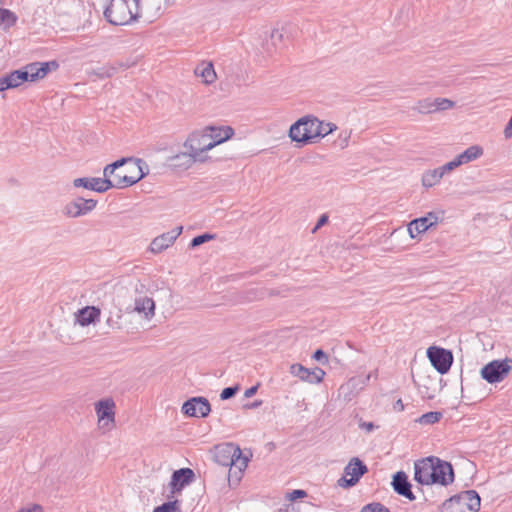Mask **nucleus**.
I'll return each mask as SVG.
<instances>
[{
  "label": "nucleus",
  "mask_w": 512,
  "mask_h": 512,
  "mask_svg": "<svg viewBox=\"0 0 512 512\" xmlns=\"http://www.w3.org/2000/svg\"><path fill=\"white\" fill-rule=\"evenodd\" d=\"M214 459L219 465L223 467H230L228 474L229 482H231L232 467L237 469V472H235V483H238L243 471L248 465V458L244 457L239 446L233 443H223L215 446Z\"/></svg>",
  "instance_id": "f257e3e1"
},
{
  "label": "nucleus",
  "mask_w": 512,
  "mask_h": 512,
  "mask_svg": "<svg viewBox=\"0 0 512 512\" xmlns=\"http://www.w3.org/2000/svg\"><path fill=\"white\" fill-rule=\"evenodd\" d=\"M104 16L113 25H126L141 17L139 0H110Z\"/></svg>",
  "instance_id": "f03ea898"
},
{
  "label": "nucleus",
  "mask_w": 512,
  "mask_h": 512,
  "mask_svg": "<svg viewBox=\"0 0 512 512\" xmlns=\"http://www.w3.org/2000/svg\"><path fill=\"white\" fill-rule=\"evenodd\" d=\"M322 134L321 121L313 116H304L298 119L289 129L291 140L300 144L313 142Z\"/></svg>",
  "instance_id": "7ed1b4c3"
},
{
  "label": "nucleus",
  "mask_w": 512,
  "mask_h": 512,
  "mask_svg": "<svg viewBox=\"0 0 512 512\" xmlns=\"http://www.w3.org/2000/svg\"><path fill=\"white\" fill-rule=\"evenodd\" d=\"M481 499L475 490H466L453 495L442 504V512H478Z\"/></svg>",
  "instance_id": "20e7f679"
},
{
  "label": "nucleus",
  "mask_w": 512,
  "mask_h": 512,
  "mask_svg": "<svg viewBox=\"0 0 512 512\" xmlns=\"http://www.w3.org/2000/svg\"><path fill=\"white\" fill-rule=\"evenodd\" d=\"M132 165L126 168H120L115 174V179H111L112 188L123 189L130 187L146 176V173L142 170L144 161L141 159H133Z\"/></svg>",
  "instance_id": "39448f33"
},
{
  "label": "nucleus",
  "mask_w": 512,
  "mask_h": 512,
  "mask_svg": "<svg viewBox=\"0 0 512 512\" xmlns=\"http://www.w3.org/2000/svg\"><path fill=\"white\" fill-rule=\"evenodd\" d=\"M183 147L194 154L196 158H205V161L207 157L204 153L213 149L211 139L207 136L206 128L190 133L183 143Z\"/></svg>",
  "instance_id": "423d86ee"
},
{
  "label": "nucleus",
  "mask_w": 512,
  "mask_h": 512,
  "mask_svg": "<svg viewBox=\"0 0 512 512\" xmlns=\"http://www.w3.org/2000/svg\"><path fill=\"white\" fill-rule=\"evenodd\" d=\"M511 360H493L481 369V377L488 383H497L502 381L511 371Z\"/></svg>",
  "instance_id": "0eeeda50"
},
{
  "label": "nucleus",
  "mask_w": 512,
  "mask_h": 512,
  "mask_svg": "<svg viewBox=\"0 0 512 512\" xmlns=\"http://www.w3.org/2000/svg\"><path fill=\"white\" fill-rule=\"evenodd\" d=\"M365 463L357 457L352 458L344 468V477L338 480L340 487L348 488L356 485L360 478L367 473Z\"/></svg>",
  "instance_id": "6e6552de"
},
{
  "label": "nucleus",
  "mask_w": 512,
  "mask_h": 512,
  "mask_svg": "<svg viewBox=\"0 0 512 512\" xmlns=\"http://www.w3.org/2000/svg\"><path fill=\"white\" fill-rule=\"evenodd\" d=\"M427 357L431 365L440 374H446L453 363L452 352L436 346H431L427 349Z\"/></svg>",
  "instance_id": "1a4fd4ad"
},
{
  "label": "nucleus",
  "mask_w": 512,
  "mask_h": 512,
  "mask_svg": "<svg viewBox=\"0 0 512 512\" xmlns=\"http://www.w3.org/2000/svg\"><path fill=\"white\" fill-rule=\"evenodd\" d=\"M432 484L448 486L454 481V469L450 462L433 456Z\"/></svg>",
  "instance_id": "9d476101"
},
{
  "label": "nucleus",
  "mask_w": 512,
  "mask_h": 512,
  "mask_svg": "<svg viewBox=\"0 0 512 512\" xmlns=\"http://www.w3.org/2000/svg\"><path fill=\"white\" fill-rule=\"evenodd\" d=\"M96 206L97 200L77 197L64 206L63 214L69 218H79L92 212Z\"/></svg>",
  "instance_id": "9b49d317"
},
{
  "label": "nucleus",
  "mask_w": 512,
  "mask_h": 512,
  "mask_svg": "<svg viewBox=\"0 0 512 512\" xmlns=\"http://www.w3.org/2000/svg\"><path fill=\"white\" fill-rule=\"evenodd\" d=\"M181 411L188 417L205 418L211 412V405L205 397H192L183 403Z\"/></svg>",
  "instance_id": "f8f14e48"
},
{
  "label": "nucleus",
  "mask_w": 512,
  "mask_h": 512,
  "mask_svg": "<svg viewBox=\"0 0 512 512\" xmlns=\"http://www.w3.org/2000/svg\"><path fill=\"white\" fill-rule=\"evenodd\" d=\"M58 68V63L56 61H50V62H33L30 64H27L22 68L23 73L26 74V81H37L39 79H43L50 69Z\"/></svg>",
  "instance_id": "ddd939ff"
},
{
  "label": "nucleus",
  "mask_w": 512,
  "mask_h": 512,
  "mask_svg": "<svg viewBox=\"0 0 512 512\" xmlns=\"http://www.w3.org/2000/svg\"><path fill=\"white\" fill-rule=\"evenodd\" d=\"M433 456L414 463V480L421 485H432Z\"/></svg>",
  "instance_id": "4468645a"
},
{
  "label": "nucleus",
  "mask_w": 512,
  "mask_h": 512,
  "mask_svg": "<svg viewBox=\"0 0 512 512\" xmlns=\"http://www.w3.org/2000/svg\"><path fill=\"white\" fill-rule=\"evenodd\" d=\"M289 371L293 376L308 383H320L325 376V372L321 368L316 367L310 370L299 363L292 364Z\"/></svg>",
  "instance_id": "2eb2a0df"
},
{
  "label": "nucleus",
  "mask_w": 512,
  "mask_h": 512,
  "mask_svg": "<svg viewBox=\"0 0 512 512\" xmlns=\"http://www.w3.org/2000/svg\"><path fill=\"white\" fill-rule=\"evenodd\" d=\"M115 403L112 399H102L95 405L98 423L101 428L113 424L115 421Z\"/></svg>",
  "instance_id": "dca6fc26"
},
{
  "label": "nucleus",
  "mask_w": 512,
  "mask_h": 512,
  "mask_svg": "<svg viewBox=\"0 0 512 512\" xmlns=\"http://www.w3.org/2000/svg\"><path fill=\"white\" fill-rule=\"evenodd\" d=\"M196 162L203 163L205 162V158H196V156L188 150L172 155L166 160L169 167L180 170H187Z\"/></svg>",
  "instance_id": "f3484780"
},
{
  "label": "nucleus",
  "mask_w": 512,
  "mask_h": 512,
  "mask_svg": "<svg viewBox=\"0 0 512 512\" xmlns=\"http://www.w3.org/2000/svg\"><path fill=\"white\" fill-rule=\"evenodd\" d=\"M182 230L183 227L178 226L172 229L171 231H168L155 237L150 244L151 252L160 253L163 250L170 247L175 242V240L181 235Z\"/></svg>",
  "instance_id": "a211bd4d"
},
{
  "label": "nucleus",
  "mask_w": 512,
  "mask_h": 512,
  "mask_svg": "<svg viewBox=\"0 0 512 512\" xmlns=\"http://www.w3.org/2000/svg\"><path fill=\"white\" fill-rule=\"evenodd\" d=\"M74 187H83L98 193H104L112 188L111 179H102L95 177H83L73 180Z\"/></svg>",
  "instance_id": "6ab92c4d"
},
{
  "label": "nucleus",
  "mask_w": 512,
  "mask_h": 512,
  "mask_svg": "<svg viewBox=\"0 0 512 512\" xmlns=\"http://www.w3.org/2000/svg\"><path fill=\"white\" fill-rule=\"evenodd\" d=\"M438 216L429 212L426 216L412 220L408 224V232L411 238H416L419 234L427 231L431 226L437 224Z\"/></svg>",
  "instance_id": "aec40b11"
},
{
  "label": "nucleus",
  "mask_w": 512,
  "mask_h": 512,
  "mask_svg": "<svg viewBox=\"0 0 512 512\" xmlns=\"http://www.w3.org/2000/svg\"><path fill=\"white\" fill-rule=\"evenodd\" d=\"M391 485L398 495L410 501L415 500V495L411 490V483L408 481V476L404 471H398L393 475Z\"/></svg>",
  "instance_id": "412c9836"
},
{
  "label": "nucleus",
  "mask_w": 512,
  "mask_h": 512,
  "mask_svg": "<svg viewBox=\"0 0 512 512\" xmlns=\"http://www.w3.org/2000/svg\"><path fill=\"white\" fill-rule=\"evenodd\" d=\"M195 474L190 468H181L173 472L171 477V488L172 492H180L184 486L188 485L193 481Z\"/></svg>",
  "instance_id": "4be33fe9"
},
{
  "label": "nucleus",
  "mask_w": 512,
  "mask_h": 512,
  "mask_svg": "<svg viewBox=\"0 0 512 512\" xmlns=\"http://www.w3.org/2000/svg\"><path fill=\"white\" fill-rule=\"evenodd\" d=\"M206 133L207 136L211 139V143L213 148L228 139H230L234 135V130L230 126L225 127H217V126H207Z\"/></svg>",
  "instance_id": "5701e85b"
},
{
  "label": "nucleus",
  "mask_w": 512,
  "mask_h": 512,
  "mask_svg": "<svg viewBox=\"0 0 512 512\" xmlns=\"http://www.w3.org/2000/svg\"><path fill=\"white\" fill-rule=\"evenodd\" d=\"M24 82H26V74L23 73V70H14L0 77V92L19 87Z\"/></svg>",
  "instance_id": "b1692460"
},
{
  "label": "nucleus",
  "mask_w": 512,
  "mask_h": 512,
  "mask_svg": "<svg viewBox=\"0 0 512 512\" xmlns=\"http://www.w3.org/2000/svg\"><path fill=\"white\" fill-rule=\"evenodd\" d=\"M129 65L123 62H116L114 64H105L101 67L93 69L89 72L90 75H94L99 79L110 78L115 75L120 69H126Z\"/></svg>",
  "instance_id": "393cba45"
},
{
  "label": "nucleus",
  "mask_w": 512,
  "mask_h": 512,
  "mask_svg": "<svg viewBox=\"0 0 512 512\" xmlns=\"http://www.w3.org/2000/svg\"><path fill=\"white\" fill-rule=\"evenodd\" d=\"M100 316V309L94 306H87L79 310L77 322L81 326H88L94 323Z\"/></svg>",
  "instance_id": "a878e982"
},
{
  "label": "nucleus",
  "mask_w": 512,
  "mask_h": 512,
  "mask_svg": "<svg viewBox=\"0 0 512 512\" xmlns=\"http://www.w3.org/2000/svg\"><path fill=\"white\" fill-rule=\"evenodd\" d=\"M194 73L196 76L200 77L205 84H211L216 80V73L211 62L198 65Z\"/></svg>",
  "instance_id": "bb28decb"
},
{
  "label": "nucleus",
  "mask_w": 512,
  "mask_h": 512,
  "mask_svg": "<svg viewBox=\"0 0 512 512\" xmlns=\"http://www.w3.org/2000/svg\"><path fill=\"white\" fill-rule=\"evenodd\" d=\"M483 155V148L479 145H472L468 147L461 154L456 156L459 165L467 164L472 162Z\"/></svg>",
  "instance_id": "cd10ccee"
},
{
  "label": "nucleus",
  "mask_w": 512,
  "mask_h": 512,
  "mask_svg": "<svg viewBox=\"0 0 512 512\" xmlns=\"http://www.w3.org/2000/svg\"><path fill=\"white\" fill-rule=\"evenodd\" d=\"M155 303L150 297H139L135 299V311L144 313L146 318L154 316Z\"/></svg>",
  "instance_id": "c85d7f7f"
},
{
  "label": "nucleus",
  "mask_w": 512,
  "mask_h": 512,
  "mask_svg": "<svg viewBox=\"0 0 512 512\" xmlns=\"http://www.w3.org/2000/svg\"><path fill=\"white\" fill-rule=\"evenodd\" d=\"M131 161L132 158H121L111 164L106 165L103 170V179H115V174L117 173V170L124 167L125 164Z\"/></svg>",
  "instance_id": "c756f323"
},
{
  "label": "nucleus",
  "mask_w": 512,
  "mask_h": 512,
  "mask_svg": "<svg viewBox=\"0 0 512 512\" xmlns=\"http://www.w3.org/2000/svg\"><path fill=\"white\" fill-rule=\"evenodd\" d=\"M442 177L443 176L438 168L428 170L422 175V184L428 188L433 187L442 179Z\"/></svg>",
  "instance_id": "7c9ffc66"
},
{
  "label": "nucleus",
  "mask_w": 512,
  "mask_h": 512,
  "mask_svg": "<svg viewBox=\"0 0 512 512\" xmlns=\"http://www.w3.org/2000/svg\"><path fill=\"white\" fill-rule=\"evenodd\" d=\"M18 20L17 15L9 9L0 8V24L5 28H10L16 24Z\"/></svg>",
  "instance_id": "2f4dec72"
},
{
  "label": "nucleus",
  "mask_w": 512,
  "mask_h": 512,
  "mask_svg": "<svg viewBox=\"0 0 512 512\" xmlns=\"http://www.w3.org/2000/svg\"><path fill=\"white\" fill-rule=\"evenodd\" d=\"M442 418V413L438 411H430L420 416L419 423L422 425H431L437 423Z\"/></svg>",
  "instance_id": "473e14b6"
},
{
  "label": "nucleus",
  "mask_w": 512,
  "mask_h": 512,
  "mask_svg": "<svg viewBox=\"0 0 512 512\" xmlns=\"http://www.w3.org/2000/svg\"><path fill=\"white\" fill-rule=\"evenodd\" d=\"M415 109L421 114H429L435 112V104L432 99L426 98L419 100L415 106Z\"/></svg>",
  "instance_id": "72a5a7b5"
},
{
  "label": "nucleus",
  "mask_w": 512,
  "mask_h": 512,
  "mask_svg": "<svg viewBox=\"0 0 512 512\" xmlns=\"http://www.w3.org/2000/svg\"><path fill=\"white\" fill-rule=\"evenodd\" d=\"M180 502L178 500L168 501L154 508L153 512H179Z\"/></svg>",
  "instance_id": "f704fd0d"
},
{
  "label": "nucleus",
  "mask_w": 512,
  "mask_h": 512,
  "mask_svg": "<svg viewBox=\"0 0 512 512\" xmlns=\"http://www.w3.org/2000/svg\"><path fill=\"white\" fill-rule=\"evenodd\" d=\"M433 103L435 104V112L451 109L455 104L453 101L447 98H435Z\"/></svg>",
  "instance_id": "c9c22d12"
},
{
  "label": "nucleus",
  "mask_w": 512,
  "mask_h": 512,
  "mask_svg": "<svg viewBox=\"0 0 512 512\" xmlns=\"http://www.w3.org/2000/svg\"><path fill=\"white\" fill-rule=\"evenodd\" d=\"M214 238H215V235L209 234V233H204V234L198 235L191 240L190 247L191 248L198 247Z\"/></svg>",
  "instance_id": "e433bc0d"
},
{
  "label": "nucleus",
  "mask_w": 512,
  "mask_h": 512,
  "mask_svg": "<svg viewBox=\"0 0 512 512\" xmlns=\"http://www.w3.org/2000/svg\"><path fill=\"white\" fill-rule=\"evenodd\" d=\"M360 512H390L387 507L382 505L381 503H370L365 505Z\"/></svg>",
  "instance_id": "4c0bfd02"
},
{
  "label": "nucleus",
  "mask_w": 512,
  "mask_h": 512,
  "mask_svg": "<svg viewBox=\"0 0 512 512\" xmlns=\"http://www.w3.org/2000/svg\"><path fill=\"white\" fill-rule=\"evenodd\" d=\"M459 166L460 165L457 162V159L455 157L452 161H450V162H448V163L438 167V169L440 170L442 176H444L446 173L451 172L452 170H454L455 168H457Z\"/></svg>",
  "instance_id": "58836bf2"
},
{
  "label": "nucleus",
  "mask_w": 512,
  "mask_h": 512,
  "mask_svg": "<svg viewBox=\"0 0 512 512\" xmlns=\"http://www.w3.org/2000/svg\"><path fill=\"white\" fill-rule=\"evenodd\" d=\"M238 391V386L226 387L221 391L220 398L221 400H228L235 396Z\"/></svg>",
  "instance_id": "ea45409f"
},
{
  "label": "nucleus",
  "mask_w": 512,
  "mask_h": 512,
  "mask_svg": "<svg viewBox=\"0 0 512 512\" xmlns=\"http://www.w3.org/2000/svg\"><path fill=\"white\" fill-rule=\"evenodd\" d=\"M313 359L322 363L327 364L328 363V356L322 349H317L313 354Z\"/></svg>",
  "instance_id": "a19ab883"
},
{
  "label": "nucleus",
  "mask_w": 512,
  "mask_h": 512,
  "mask_svg": "<svg viewBox=\"0 0 512 512\" xmlns=\"http://www.w3.org/2000/svg\"><path fill=\"white\" fill-rule=\"evenodd\" d=\"M306 496H307L306 491H304L302 489H295L288 494V499L290 501H295L297 499L304 498Z\"/></svg>",
  "instance_id": "79ce46f5"
},
{
  "label": "nucleus",
  "mask_w": 512,
  "mask_h": 512,
  "mask_svg": "<svg viewBox=\"0 0 512 512\" xmlns=\"http://www.w3.org/2000/svg\"><path fill=\"white\" fill-rule=\"evenodd\" d=\"M336 129V125L332 123H323L321 121V132L323 133L319 137H324Z\"/></svg>",
  "instance_id": "37998d69"
},
{
  "label": "nucleus",
  "mask_w": 512,
  "mask_h": 512,
  "mask_svg": "<svg viewBox=\"0 0 512 512\" xmlns=\"http://www.w3.org/2000/svg\"><path fill=\"white\" fill-rule=\"evenodd\" d=\"M349 138H350V133H348V132L341 133L339 136V140L336 142V144L341 149H344L348 146Z\"/></svg>",
  "instance_id": "c03bdc74"
},
{
  "label": "nucleus",
  "mask_w": 512,
  "mask_h": 512,
  "mask_svg": "<svg viewBox=\"0 0 512 512\" xmlns=\"http://www.w3.org/2000/svg\"><path fill=\"white\" fill-rule=\"evenodd\" d=\"M121 318V314L118 313L117 314V317L116 319H114L113 317H109L106 321V324L108 325V327H110L111 329H120V323H119V319Z\"/></svg>",
  "instance_id": "a18cd8bd"
},
{
  "label": "nucleus",
  "mask_w": 512,
  "mask_h": 512,
  "mask_svg": "<svg viewBox=\"0 0 512 512\" xmlns=\"http://www.w3.org/2000/svg\"><path fill=\"white\" fill-rule=\"evenodd\" d=\"M327 222H328V215L327 214H322L319 217V219L317 221V224H316V226L313 229V232H316L319 228L324 226Z\"/></svg>",
  "instance_id": "49530a36"
},
{
  "label": "nucleus",
  "mask_w": 512,
  "mask_h": 512,
  "mask_svg": "<svg viewBox=\"0 0 512 512\" xmlns=\"http://www.w3.org/2000/svg\"><path fill=\"white\" fill-rule=\"evenodd\" d=\"M16 512H43V509L40 505L34 504L31 507L21 508L20 510H18Z\"/></svg>",
  "instance_id": "de8ad7c7"
},
{
  "label": "nucleus",
  "mask_w": 512,
  "mask_h": 512,
  "mask_svg": "<svg viewBox=\"0 0 512 512\" xmlns=\"http://www.w3.org/2000/svg\"><path fill=\"white\" fill-rule=\"evenodd\" d=\"M250 294H253L252 297H248V300H255V299H262L265 296V292L260 290H251L249 291Z\"/></svg>",
  "instance_id": "09e8293b"
},
{
  "label": "nucleus",
  "mask_w": 512,
  "mask_h": 512,
  "mask_svg": "<svg viewBox=\"0 0 512 512\" xmlns=\"http://www.w3.org/2000/svg\"><path fill=\"white\" fill-rule=\"evenodd\" d=\"M257 389H258V386H252V387L246 389V391L244 392V396L246 398L252 397L257 392Z\"/></svg>",
  "instance_id": "8fccbe9b"
},
{
  "label": "nucleus",
  "mask_w": 512,
  "mask_h": 512,
  "mask_svg": "<svg viewBox=\"0 0 512 512\" xmlns=\"http://www.w3.org/2000/svg\"><path fill=\"white\" fill-rule=\"evenodd\" d=\"M404 408H405V407H404V404H403V402H402V400H401V399H398V400L394 403V405H393V409H394V411H397V412H402V411L404 410Z\"/></svg>",
  "instance_id": "3c124183"
},
{
  "label": "nucleus",
  "mask_w": 512,
  "mask_h": 512,
  "mask_svg": "<svg viewBox=\"0 0 512 512\" xmlns=\"http://www.w3.org/2000/svg\"><path fill=\"white\" fill-rule=\"evenodd\" d=\"M362 428L366 429L368 432L374 429V424L372 422H364L360 425Z\"/></svg>",
  "instance_id": "603ef678"
},
{
  "label": "nucleus",
  "mask_w": 512,
  "mask_h": 512,
  "mask_svg": "<svg viewBox=\"0 0 512 512\" xmlns=\"http://www.w3.org/2000/svg\"><path fill=\"white\" fill-rule=\"evenodd\" d=\"M272 38L278 37L279 39L282 37V34L278 30H274L271 34Z\"/></svg>",
  "instance_id": "864d4df0"
},
{
  "label": "nucleus",
  "mask_w": 512,
  "mask_h": 512,
  "mask_svg": "<svg viewBox=\"0 0 512 512\" xmlns=\"http://www.w3.org/2000/svg\"><path fill=\"white\" fill-rule=\"evenodd\" d=\"M352 381H349L346 385L341 386V389L349 388Z\"/></svg>",
  "instance_id": "5fc2aeb1"
}]
</instances>
